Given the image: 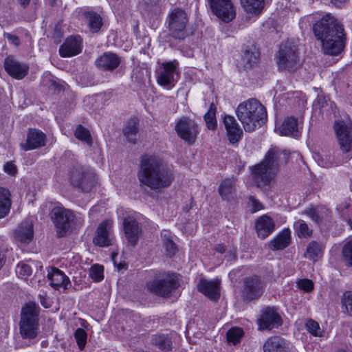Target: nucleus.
Returning <instances> with one entry per match:
<instances>
[{
  "mask_svg": "<svg viewBox=\"0 0 352 352\" xmlns=\"http://www.w3.org/2000/svg\"><path fill=\"white\" fill-rule=\"evenodd\" d=\"M137 176L140 186L155 192L169 187L174 180L172 168L163 158L153 154H144L140 157Z\"/></svg>",
  "mask_w": 352,
  "mask_h": 352,
  "instance_id": "1",
  "label": "nucleus"
},
{
  "mask_svg": "<svg viewBox=\"0 0 352 352\" xmlns=\"http://www.w3.org/2000/svg\"><path fill=\"white\" fill-rule=\"evenodd\" d=\"M313 31L316 39L321 41L325 54L338 56L343 51L346 43L344 30L334 17L327 14L314 23Z\"/></svg>",
  "mask_w": 352,
  "mask_h": 352,
  "instance_id": "2",
  "label": "nucleus"
},
{
  "mask_svg": "<svg viewBox=\"0 0 352 352\" xmlns=\"http://www.w3.org/2000/svg\"><path fill=\"white\" fill-rule=\"evenodd\" d=\"M289 153L277 147L270 148L263 161L252 167L254 182L258 188L269 186L280 170L282 164H286Z\"/></svg>",
  "mask_w": 352,
  "mask_h": 352,
  "instance_id": "3",
  "label": "nucleus"
},
{
  "mask_svg": "<svg viewBox=\"0 0 352 352\" xmlns=\"http://www.w3.org/2000/svg\"><path fill=\"white\" fill-rule=\"evenodd\" d=\"M236 114L246 132H252L261 127L267 120V111L256 99L252 98L237 107Z\"/></svg>",
  "mask_w": 352,
  "mask_h": 352,
  "instance_id": "4",
  "label": "nucleus"
},
{
  "mask_svg": "<svg viewBox=\"0 0 352 352\" xmlns=\"http://www.w3.org/2000/svg\"><path fill=\"white\" fill-rule=\"evenodd\" d=\"M38 307L28 302L22 308L20 333L23 338L32 339L37 336Z\"/></svg>",
  "mask_w": 352,
  "mask_h": 352,
  "instance_id": "5",
  "label": "nucleus"
},
{
  "mask_svg": "<svg viewBox=\"0 0 352 352\" xmlns=\"http://www.w3.org/2000/svg\"><path fill=\"white\" fill-rule=\"evenodd\" d=\"M179 286L176 273H166L160 278H156L146 283L147 289L162 298H169Z\"/></svg>",
  "mask_w": 352,
  "mask_h": 352,
  "instance_id": "6",
  "label": "nucleus"
},
{
  "mask_svg": "<svg viewBox=\"0 0 352 352\" xmlns=\"http://www.w3.org/2000/svg\"><path fill=\"white\" fill-rule=\"evenodd\" d=\"M50 215L55 226L57 237L65 236L75 220L74 212L62 206H58L52 208Z\"/></svg>",
  "mask_w": 352,
  "mask_h": 352,
  "instance_id": "7",
  "label": "nucleus"
},
{
  "mask_svg": "<svg viewBox=\"0 0 352 352\" xmlns=\"http://www.w3.org/2000/svg\"><path fill=\"white\" fill-rule=\"evenodd\" d=\"M188 21V15L184 10L179 8H174L167 18L170 36L179 41L187 37L188 34L186 28Z\"/></svg>",
  "mask_w": 352,
  "mask_h": 352,
  "instance_id": "8",
  "label": "nucleus"
},
{
  "mask_svg": "<svg viewBox=\"0 0 352 352\" xmlns=\"http://www.w3.org/2000/svg\"><path fill=\"white\" fill-rule=\"evenodd\" d=\"M69 180L74 187L82 192H89L96 182L94 173L78 164L73 166L70 170Z\"/></svg>",
  "mask_w": 352,
  "mask_h": 352,
  "instance_id": "9",
  "label": "nucleus"
},
{
  "mask_svg": "<svg viewBox=\"0 0 352 352\" xmlns=\"http://www.w3.org/2000/svg\"><path fill=\"white\" fill-rule=\"evenodd\" d=\"M277 58L280 70L294 71L300 66L298 47L289 41L280 45Z\"/></svg>",
  "mask_w": 352,
  "mask_h": 352,
  "instance_id": "10",
  "label": "nucleus"
},
{
  "mask_svg": "<svg viewBox=\"0 0 352 352\" xmlns=\"http://www.w3.org/2000/svg\"><path fill=\"white\" fill-rule=\"evenodd\" d=\"M338 143L342 153L346 154L345 160L339 164L349 161L352 157V123L343 120H337L334 123Z\"/></svg>",
  "mask_w": 352,
  "mask_h": 352,
  "instance_id": "11",
  "label": "nucleus"
},
{
  "mask_svg": "<svg viewBox=\"0 0 352 352\" xmlns=\"http://www.w3.org/2000/svg\"><path fill=\"white\" fill-rule=\"evenodd\" d=\"M266 287L265 282L261 276L252 275L243 280V298L245 301L258 300L263 294Z\"/></svg>",
  "mask_w": 352,
  "mask_h": 352,
  "instance_id": "12",
  "label": "nucleus"
},
{
  "mask_svg": "<svg viewBox=\"0 0 352 352\" xmlns=\"http://www.w3.org/2000/svg\"><path fill=\"white\" fill-rule=\"evenodd\" d=\"M175 130L182 140L192 145L195 142L199 133L197 123L188 117H182L175 124Z\"/></svg>",
  "mask_w": 352,
  "mask_h": 352,
  "instance_id": "13",
  "label": "nucleus"
},
{
  "mask_svg": "<svg viewBox=\"0 0 352 352\" xmlns=\"http://www.w3.org/2000/svg\"><path fill=\"white\" fill-rule=\"evenodd\" d=\"M178 67L179 62L177 60L163 63L157 72L158 84L168 89L173 87L177 81L175 76L177 74Z\"/></svg>",
  "mask_w": 352,
  "mask_h": 352,
  "instance_id": "14",
  "label": "nucleus"
},
{
  "mask_svg": "<svg viewBox=\"0 0 352 352\" xmlns=\"http://www.w3.org/2000/svg\"><path fill=\"white\" fill-rule=\"evenodd\" d=\"M208 2L213 14L222 21L229 23L235 17L236 12L230 0H208Z\"/></svg>",
  "mask_w": 352,
  "mask_h": 352,
  "instance_id": "15",
  "label": "nucleus"
},
{
  "mask_svg": "<svg viewBox=\"0 0 352 352\" xmlns=\"http://www.w3.org/2000/svg\"><path fill=\"white\" fill-rule=\"evenodd\" d=\"M258 324L261 330H271L280 326L282 319L274 307H268L262 310Z\"/></svg>",
  "mask_w": 352,
  "mask_h": 352,
  "instance_id": "16",
  "label": "nucleus"
},
{
  "mask_svg": "<svg viewBox=\"0 0 352 352\" xmlns=\"http://www.w3.org/2000/svg\"><path fill=\"white\" fill-rule=\"evenodd\" d=\"M123 228L125 236L128 242L135 246L140 238L142 232V226L139 222L131 216H127L123 219Z\"/></svg>",
  "mask_w": 352,
  "mask_h": 352,
  "instance_id": "17",
  "label": "nucleus"
},
{
  "mask_svg": "<svg viewBox=\"0 0 352 352\" xmlns=\"http://www.w3.org/2000/svg\"><path fill=\"white\" fill-rule=\"evenodd\" d=\"M4 69L12 78L21 80L28 74L29 65L18 61L12 56H8L4 60Z\"/></svg>",
  "mask_w": 352,
  "mask_h": 352,
  "instance_id": "18",
  "label": "nucleus"
},
{
  "mask_svg": "<svg viewBox=\"0 0 352 352\" xmlns=\"http://www.w3.org/2000/svg\"><path fill=\"white\" fill-rule=\"evenodd\" d=\"M121 63V58L115 53L107 52L99 56L95 60L97 68L103 72H113Z\"/></svg>",
  "mask_w": 352,
  "mask_h": 352,
  "instance_id": "19",
  "label": "nucleus"
},
{
  "mask_svg": "<svg viewBox=\"0 0 352 352\" xmlns=\"http://www.w3.org/2000/svg\"><path fill=\"white\" fill-rule=\"evenodd\" d=\"M197 290L208 298L217 300L220 297V281L218 279L208 280L204 278H200Z\"/></svg>",
  "mask_w": 352,
  "mask_h": 352,
  "instance_id": "20",
  "label": "nucleus"
},
{
  "mask_svg": "<svg viewBox=\"0 0 352 352\" xmlns=\"http://www.w3.org/2000/svg\"><path fill=\"white\" fill-rule=\"evenodd\" d=\"M82 51V39L80 36L68 37L59 47L61 57H71L80 54Z\"/></svg>",
  "mask_w": 352,
  "mask_h": 352,
  "instance_id": "21",
  "label": "nucleus"
},
{
  "mask_svg": "<svg viewBox=\"0 0 352 352\" xmlns=\"http://www.w3.org/2000/svg\"><path fill=\"white\" fill-rule=\"evenodd\" d=\"M223 122L229 142L231 144L237 143L242 138L243 132L236 119L232 116L226 115L223 117Z\"/></svg>",
  "mask_w": 352,
  "mask_h": 352,
  "instance_id": "22",
  "label": "nucleus"
},
{
  "mask_svg": "<svg viewBox=\"0 0 352 352\" xmlns=\"http://www.w3.org/2000/svg\"><path fill=\"white\" fill-rule=\"evenodd\" d=\"M46 135L41 130L29 129L26 142L21 144L24 151H30L43 147L45 145Z\"/></svg>",
  "mask_w": 352,
  "mask_h": 352,
  "instance_id": "23",
  "label": "nucleus"
},
{
  "mask_svg": "<svg viewBox=\"0 0 352 352\" xmlns=\"http://www.w3.org/2000/svg\"><path fill=\"white\" fill-rule=\"evenodd\" d=\"M111 226L108 221H102L97 228L96 234L93 239V243L100 247H107L112 244L110 234Z\"/></svg>",
  "mask_w": 352,
  "mask_h": 352,
  "instance_id": "24",
  "label": "nucleus"
},
{
  "mask_svg": "<svg viewBox=\"0 0 352 352\" xmlns=\"http://www.w3.org/2000/svg\"><path fill=\"white\" fill-rule=\"evenodd\" d=\"M34 236V228L29 221H22L14 232V239L21 243L29 244Z\"/></svg>",
  "mask_w": 352,
  "mask_h": 352,
  "instance_id": "25",
  "label": "nucleus"
},
{
  "mask_svg": "<svg viewBox=\"0 0 352 352\" xmlns=\"http://www.w3.org/2000/svg\"><path fill=\"white\" fill-rule=\"evenodd\" d=\"M47 278L50 280V285L54 289H67L71 286L69 278L58 268L52 267L51 271L48 272Z\"/></svg>",
  "mask_w": 352,
  "mask_h": 352,
  "instance_id": "26",
  "label": "nucleus"
},
{
  "mask_svg": "<svg viewBox=\"0 0 352 352\" xmlns=\"http://www.w3.org/2000/svg\"><path fill=\"white\" fill-rule=\"evenodd\" d=\"M263 352H290V349L284 338L275 336L265 342Z\"/></svg>",
  "mask_w": 352,
  "mask_h": 352,
  "instance_id": "27",
  "label": "nucleus"
},
{
  "mask_svg": "<svg viewBox=\"0 0 352 352\" xmlns=\"http://www.w3.org/2000/svg\"><path fill=\"white\" fill-rule=\"evenodd\" d=\"M274 223L272 218L267 215L260 217L256 220L255 224L258 236L261 239H265L274 231Z\"/></svg>",
  "mask_w": 352,
  "mask_h": 352,
  "instance_id": "28",
  "label": "nucleus"
},
{
  "mask_svg": "<svg viewBox=\"0 0 352 352\" xmlns=\"http://www.w3.org/2000/svg\"><path fill=\"white\" fill-rule=\"evenodd\" d=\"M85 22L91 33H98L103 26L102 17L94 11H85L82 14Z\"/></svg>",
  "mask_w": 352,
  "mask_h": 352,
  "instance_id": "29",
  "label": "nucleus"
},
{
  "mask_svg": "<svg viewBox=\"0 0 352 352\" xmlns=\"http://www.w3.org/2000/svg\"><path fill=\"white\" fill-rule=\"evenodd\" d=\"M260 53L258 49L254 46H246L241 56V63L245 69L251 68L256 64L259 59Z\"/></svg>",
  "mask_w": 352,
  "mask_h": 352,
  "instance_id": "30",
  "label": "nucleus"
},
{
  "mask_svg": "<svg viewBox=\"0 0 352 352\" xmlns=\"http://www.w3.org/2000/svg\"><path fill=\"white\" fill-rule=\"evenodd\" d=\"M139 119L136 117L130 118L125 127L123 129L124 135L129 142L135 144L137 142V135L139 132Z\"/></svg>",
  "mask_w": 352,
  "mask_h": 352,
  "instance_id": "31",
  "label": "nucleus"
},
{
  "mask_svg": "<svg viewBox=\"0 0 352 352\" xmlns=\"http://www.w3.org/2000/svg\"><path fill=\"white\" fill-rule=\"evenodd\" d=\"M219 193L223 199L230 201L235 197V179L226 178L220 184L218 189Z\"/></svg>",
  "mask_w": 352,
  "mask_h": 352,
  "instance_id": "32",
  "label": "nucleus"
},
{
  "mask_svg": "<svg viewBox=\"0 0 352 352\" xmlns=\"http://www.w3.org/2000/svg\"><path fill=\"white\" fill-rule=\"evenodd\" d=\"M290 243V231L285 229L270 241V248L272 250H280L286 248Z\"/></svg>",
  "mask_w": 352,
  "mask_h": 352,
  "instance_id": "33",
  "label": "nucleus"
},
{
  "mask_svg": "<svg viewBox=\"0 0 352 352\" xmlns=\"http://www.w3.org/2000/svg\"><path fill=\"white\" fill-rule=\"evenodd\" d=\"M151 342L162 351L168 352L172 350V338L168 334L156 335L153 337Z\"/></svg>",
  "mask_w": 352,
  "mask_h": 352,
  "instance_id": "34",
  "label": "nucleus"
},
{
  "mask_svg": "<svg viewBox=\"0 0 352 352\" xmlns=\"http://www.w3.org/2000/svg\"><path fill=\"white\" fill-rule=\"evenodd\" d=\"M280 131L284 135H297L298 120L294 116L285 118L280 128Z\"/></svg>",
  "mask_w": 352,
  "mask_h": 352,
  "instance_id": "35",
  "label": "nucleus"
},
{
  "mask_svg": "<svg viewBox=\"0 0 352 352\" xmlns=\"http://www.w3.org/2000/svg\"><path fill=\"white\" fill-rule=\"evenodd\" d=\"M11 206L10 191L0 186V218L4 217L10 211Z\"/></svg>",
  "mask_w": 352,
  "mask_h": 352,
  "instance_id": "36",
  "label": "nucleus"
},
{
  "mask_svg": "<svg viewBox=\"0 0 352 352\" xmlns=\"http://www.w3.org/2000/svg\"><path fill=\"white\" fill-rule=\"evenodd\" d=\"M245 10L250 14H259L263 8L264 0H241Z\"/></svg>",
  "mask_w": 352,
  "mask_h": 352,
  "instance_id": "37",
  "label": "nucleus"
},
{
  "mask_svg": "<svg viewBox=\"0 0 352 352\" xmlns=\"http://www.w3.org/2000/svg\"><path fill=\"white\" fill-rule=\"evenodd\" d=\"M162 237L166 255L169 257L173 256L178 250L177 245L173 241V238L170 236V234L168 231L164 230L162 233Z\"/></svg>",
  "mask_w": 352,
  "mask_h": 352,
  "instance_id": "38",
  "label": "nucleus"
},
{
  "mask_svg": "<svg viewBox=\"0 0 352 352\" xmlns=\"http://www.w3.org/2000/svg\"><path fill=\"white\" fill-rule=\"evenodd\" d=\"M306 253L310 260L316 262L322 255L323 246L322 244L313 241L307 245Z\"/></svg>",
  "mask_w": 352,
  "mask_h": 352,
  "instance_id": "39",
  "label": "nucleus"
},
{
  "mask_svg": "<svg viewBox=\"0 0 352 352\" xmlns=\"http://www.w3.org/2000/svg\"><path fill=\"white\" fill-rule=\"evenodd\" d=\"M74 135L78 140L85 142L88 146L92 145L93 142L89 131L81 124L76 127Z\"/></svg>",
  "mask_w": 352,
  "mask_h": 352,
  "instance_id": "40",
  "label": "nucleus"
},
{
  "mask_svg": "<svg viewBox=\"0 0 352 352\" xmlns=\"http://www.w3.org/2000/svg\"><path fill=\"white\" fill-rule=\"evenodd\" d=\"M243 336V331L241 328L232 327L227 332L226 338L228 342L236 344L239 342Z\"/></svg>",
  "mask_w": 352,
  "mask_h": 352,
  "instance_id": "41",
  "label": "nucleus"
},
{
  "mask_svg": "<svg viewBox=\"0 0 352 352\" xmlns=\"http://www.w3.org/2000/svg\"><path fill=\"white\" fill-rule=\"evenodd\" d=\"M299 237H307L312 234V230L309 229L307 224L302 220H298L294 224Z\"/></svg>",
  "mask_w": 352,
  "mask_h": 352,
  "instance_id": "42",
  "label": "nucleus"
},
{
  "mask_svg": "<svg viewBox=\"0 0 352 352\" xmlns=\"http://www.w3.org/2000/svg\"><path fill=\"white\" fill-rule=\"evenodd\" d=\"M343 261L347 266L352 267V239L347 241L342 250Z\"/></svg>",
  "mask_w": 352,
  "mask_h": 352,
  "instance_id": "43",
  "label": "nucleus"
},
{
  "mask_svg": "<svg viewBox=\"0 0 352 352\" xmlns=\"http://www.w3.org/2000/svg\"><path fill=\"white\" fill-rule=\"evenodd\" d=\"M74 337L79 349L83 350L87 343V332L82 328H78L74 333Z\"/></svg>",
  "mask_w": 352,
  "mask_h": 352,
  "instance_id": "44",
  "label": "nucleus"
},
{
  "mask_svg": "<svg viewBox=\"0 0 352 352\" xmlns=\"http://www.w3.org/2000/svg\"><path fill=\"white\" fill-rule=\"evenodd\" d=\"M337 210L340 214L346 220L349 221L352 212V206L349 201H344L337 206Z\"/></svg>",
  "mask_w": 352,
  "mask_h": 352,
  "instance_id": "45",
  "label": "nucleus"
},
{
  "mask_svg": "<svg viewBox=\"0 0 352 352\" xmlns=\"http://www.w3.org/2000/svg\"><path fill=\"white\" fill-rule=\"evenodd\" d=\"M306 329L314 336H321L322 334L318 322L309 319L305 323Z\"/></svg>",
  "mask_w": 352,
  "mask_h": 352,
  "instance_id": "46",
  "label": "nucleus"
},
{
  "mask_svg": "<svg viewBox=\"0 0 352 352\" xmlns=\"http://www.w3.org/2000/svg\"><path fill=\"white\" fill-rule=\"evenodd\" d=\"M32 267L24 263H19L16 267V274L24 279H27L32 274Z\"/></svg>",
  "mask_w": 352,
  "mask_h": 352,
  "instance_id": "47",
  "label": "nucleus"
},
{
  "mask_svg": "<svg viewBox=\"0 0 352 352\" xmlns=\"http://www.w3.org/2000/svg\"><path fill=\"white\" fill-rule=\"evenodd\" d=\"M342 307L345 311L352 316V292H346L342 298Z\"/></svg>",
  "mask_w": 352,
  "mask_h": 352,
  "instance_id": "48",
  "label": "nucleus"
},
{
  "mask_svg": "<svg viewBox=\"0 0 352 352\" xmlns=\"http://www.w3.org/2000/svg\"><path fill=\"white\" fill-rule=\"evenodd\" d=\"M104 267L102 265H95L92 266L89 271L90 277L95 281H101L103 278Z\"/></svg>",
  "mask_w": 352,
  "mask_h": 352,
  "instance_id": "49",
  "label": "nucleus"
},
{
  "mask_svg": "<svg viewBox=\"0 0 352 352\" xmlns=\"http://www.w3.org/2000/svg\"><path fill=\"white\" fill-rule=\"evenodd\" d=\"M213 104L210 107V110L204 116V120L207 127L210 130H215L217 128V120L214 111H212Z\"/></svg>",
  "mask_w": 352,
  "mask_h": 352,
  "instance_id": "50",
  "label": "nucleus"
},
{
  "mask_svg": "<svg viewBox=\"0 0 352 352\" xmlns=\"http://www.w3.org/2000/svg\"><path fill=\"white\" fill-rule=\"evenodd\" d=\"M298 287L307 292H310L314 289V283L311 280L301 279L298 282Z\"/></svg>",
  "mask_w": 352,
  "mask_h": 352,
  "instance_id": "51",
  "label": "nucleus"
},
{
  "mask_svg": "<svg viewBox=\"0 0 352 352\" xmlns=\"http://www.w3.org/2000/svg\"><path fill=\"white\" fill-rule=\"evenodd\" d=\"M327 104V100L324 96L318 95L316 99L314 100L313 106L315 108L321 109Z\"/></svg>",
  "mask_w": 352,
  "mask_h": 352,
  "instance_id": "52",
  "label": "nucleus"
},
{
  "mask_svg": "<svg viewBox=\"0 0 352 352\" xmlns=\"http://www.w3.org/2000/svg\"><path fill=\"white\" fill-rule=\"evenodd\" d=\"M305 213H306L316 223H319L322 220L318 211L315 208L307 210Z\"/></svg>",
  "mask_w": 352,
  "mask_h": 352,
  "instance_id": "53",
  "label": "nucleus"
},
{
  "mask_svg": "<svg viewBox=\"0 0 352 352\" xmlns=\"http://www.w3.org/2000/svg\"><path fill=\"white\" fill-rule=\"evenodd\" d=\"M4 36L14 45L17 47L20 45L19 38L16 35L12 34L10 33H5Z\"/></svg>",
  "mask_w": 352,
  "mask_h": 352,
  "instance_id": "54",
  "label": "nucleus"
},
{
  "mask_svg": "<svg viewBox=\"0 0 352 352\" xmlns=\"http://www.w3.org/2000/svg\"><path fill=\"white\" fill-rule=\"evenodd\" d=\"M6 173H8L9 175H14L16 173V166L12 163V162H7L4 165L3 168Z\"/></svg>",
  "mask_w": 352,
  "mask_h": 352,
  "instance_id": "55",
  "label": "nucleus"
},
{
  "mask_svg": "<svg viewBox=\"0 0 352 352\" xmlns=\"http://www.w3.org/2000/svg\"><path fill=\"white\" fill-rule=\"evenodd\" d=\"M250 201L252 204L254 212L258 211L263 208L262 204L253 196L250 197Z\"/></svg>",
  "mask_w": 352,
  "mask_h": 352,
  "instance_id": "56",
  "label": "nucleus"
},
{
  "mask_svg": "<svg viewBox=\"0 0 352 352\" xmlns=\"http://www.w3.org/2000/svg\"><path fill=\"white\" fill-rule=\"evenodd\" d=\"M41 304L45 308H48L50 306V301L46 297L39 295Z\"/></svg>",
  "mask_w": 352,
  "mask_h": 352,
  "instance_id": "57",
  "label": "nucleus"
},
{
  "mask_svg": "<svg viewBox=\"0 0 352 352\" xmlns=\"http://www.w3.org/2000/svg\"><path fill=\"white\" fill-rule=\"evenodd\" d=\"M6 260V256L5 252L0 248V270L4 265Z\"/></svg>",
  "mask_w": 352,
  "mask_h": 352,
  "instance_id": "58",
  "label": "nucleus"
},
{
  "mask_svg": "<svg viewBox=\"0 0 352 352\" xmlns=\"http://www.w3.org/2000/svg\"><path fill=\"white\" fill-rule=\"evenodd\" d=\"M348 0H331V3L337 8H342Z\"/></svg>",
  "mask_w": 352,
  "mask_h": 352,
  "instance_id": "59",
  "label": "nucleus"
},
{
  "mask_svg": "<svg viewBox=\"0 0 352 352\" xmlns=\"http://www.w3.org/2000/svg\"><path fill=\"white\" fill-rule=\"evenodd\" d=\"M215 250L217 252H219L221 254H223L226 252V248L224 245H218L216 248H215Z\"/></svg>",
  "mask_w": 352,
  "mask_h": 352,
  "instance_id": "60",
  "label": "nucleus"
},
{
  "mask_svg": "<svg viewBox=\"0 0 352 352\" xmlns=\"http://www.w3.org/2000/svg\"><path fill=\"white\" fill-rule=\"evenodd\" d=\"M19 4L23 8H25L30 3V0H17Z\"/></svg>",
  "mask_w": 352,
  "mask_h": 352,
  "instance_id": "61",
  "label": "nucleus"
},
{
  "mask_svg": "<svg viewBox=\"0 0 352 352\" xmlns=\"http://www.w3.org/2000/svg\"><path fill=\"white\" fill-rule=\"evenodd\" d=\"M230 258H229L228 260H231V257H233V258H236V249H233V250H230Z\"/></svg>",
  "mask_w": 352,
  "mask_h": 352,
  "instance_id": "62",
  "label": "nucleus"
},
{
  "mask_svg": "<svg viewBox=\"0 0 352 352\" xmlns=\"http://www.w3.org/2000/svg\"><path fill=\"white\" fill-rule=\"evenodd\" d=\"M72 157H73V158H74V160L75 161V160H76V158L74 157V155H73L70 152H67V153H65V157H66V156H67V157H70V156H72Z\"/></svg>",
  "mask_w": 352,
  "mask_h": 352,
  "instance_id": "63",
  "label": "nucleus"
},
{
  "mask_svg": "<svg viewBox=\"0 0 352 352\" xmlns=\"http://www.w3.org/2000/svg\"><path fill=\"white\" fill-rule=\"evenodd\" d=\"M348 224L350 226V227L352 228V219H349Z\"/></svg>",
  "mask_w": 352,
  "mask_h": 352,
  "instance_id": "64",
  "label": "nucleus"
}]
</instances>
